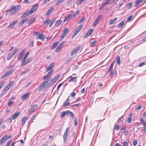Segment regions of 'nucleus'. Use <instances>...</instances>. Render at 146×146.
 <instances>
[{"mask_svg":"<svg viewBox=\"0 0 146 146\" xmlns=\"http://www.w3.org/2000/svg\"><path fill=\"white\" fill-rule=\"evenodd\" d=\"M69 128L67 127L65 131L64 135H67L68 131Z\"/></svg>","mask_w":146,"mask_h":146,"instance_id":"864d4df0","label":"nucleus"},{"mask_svg":"<svg viewBox=\"0 0 146 146\" xmlns=\"http://www.w3.org/2000/svg\"><path fill=\"white\" fill-rule=\"evenodd\" d=\"M65 115V112L63 111V112H62L61 113L60 115L61 118H63Z\"/></svg>","mask_w":146,"mask_h":146,"instance_id":"bf43d9fd","label":"nucleus"},{"mask_svg":"<svg viewBox=\"0 0 146 146\" xmlns=\"http://www.w3.org/2000/svg\"><path fill=\"white\" fill-rule=\"evenodd\" d=\"M77 77H70V79L69 80V82H76V79Z\"/></svg>","mask_w":146,"mask_h":146,"instance_id":"4be33fe9","label":"nucleus"},{"mask_svg":"<svg viewBox=\"0 0 146 146\" xmlns=\"http://www.w3.org/2000/svg\"><path fill=\"white\" fill-rule=\"evenodd\" d=\"M79 11H77L73 15V17H76L78 15H79Z\"/></svg>","mask_w":146,"mask_h":146,"instance_id":"a19ab883","label":"nucleus"},{"mask_svg":"<svg viewBox=\"0 0 146 146\" xmlns=\"http://www.w3.org/2000/svg\"><path fill=\"white\" fill-rule=\"evenodd\" d=\"M140 121H141L142 124L144 126H146V123L143 120V119L141 118L140 119Z\"/></svg>","mask_w":146,"mask_h":146,"instance_id":"f704fd0d","label":"nucleus"},{"mask_svg":"<svg viewBox=\"0 0 146 146\" xmlns=\"http://www.w3.org/2000/svg\"><path fill=\"white\" fill-rule=\"evenodd\" d=\"M70 103L68 101L66 100L64 103L63 106H68L69 105Z\"/></svg>","mask_w":146,"mask_h":146,"instance_id":"7c9ffc66","label":"nucleus"},{"mask_svg":"<svg viewBox=\"0 0 146 146\" xmlns=\"http://www.w3.org/2000/svg\"><path fill=\"white\" fill-rule=\"evenodd\" d=\"M13 103V102H12L11 101V100H10L9 101V102L8 103V106H11L12 104Z\"/></svg>","mask_w":146,"mask_h":146,"instance_id":"49530a36","label":"nucleus"},{"mask_svg":"<svg viewBox=\"0 0 146 146\" xmlns=\"http://www.w3.org/2000/svg\"><path fill=\"white\" fill-rule=\"evenodd\" d=\"M93 31V30L92 29H89L84 36V38H87L91 34Z\"/></svg>","mask_w":146,"mask_h":146,"instance_id":"9d476101","label":"nucleus"},{"mask_svg":"<svg viewBox=\"0 0 146 146\" xmlns=\"http://www.w3.org/2000/svg\"><path fill=\"white\" fill-rule=\"evenodd\" d=\"M82 2L81 0H78V1H77L76 2V4L78 5H79L80 4H81Z\"/></svg>","mask_w":146,"mask_h":146,"instance_id":"69168bd1","label":"nucleus"},{"mask_svg":"<svg viewBox=\"0 0 146 146\" xmlns=\"http://www.w3.org/2000/svg\"><path fill=\"white\" fill-rule=\"evenodd\" d=\"M12 140L9 141L7 143L5 146H10L11 143L12 142Z\"/></svg>","mask_w":146,"mask_h":146,"instance_id":"5fc2aeb1","label":"nucleus"},{"mask_svg":"<svg viewBox=\"0 0 146 146\" xmlns=\"http://www.w3.org/2000/svg\"><path fill=\"white\" fill-rule=\"evenodd\" d=\"M20 112L19 111H18L16 113H14L12 117H10L9 119L11 120V119H12L13 120L15 119L17 117H18L20 115Z\"/></svg>","mask_w":146,"mask_h":146,"instance_id":"f8f14e48","label":"nucleus"},{"mask_svg":"<svg viewBox=\"0 0 146 146\" xmlns=\"http://www.w3.org/2000/svg\"><path fill=\"white\" fill-rule=\"evenodd\" d=\"M64 0H59L58 1H57L56 5H58L60 3L63 2L64 1Z\"/></svg>","mask_w":146,"mask_h":146,"instance_id":"c03bdc74","label":"nucleus"},{"mask_svg":"<svg viewBox=\"0 0 146 146\" xmlns=\"http://www.w3.org/2000/svg\"><path fill=\"white\" fill-rule=\"evenodd\" d=\"M63 138L64 142L66 141L67 140V135H64Z\"/></svg>","mask_w":146,"mask_h":146,"instance_id":"de8ad7c7","label":"nucleus"},{"mask_svg":"<svg viewBox=\"0 0 146 146\" xmlns=\"http://www.w3.org/2000/svg\"><path fill=\"white\" fill-rule=\"evenodd\" d=\"M110 3V0H106L105 2L103 3L101 5L99 9L100 10L104 8L106 6L109 5Z\"/></svg>","mask_w":146,"mask_h":146,"instance_id":"423d86ee","label":"nucleus"},{"mask_svg":"<svg viewBox=\"0 0 146 146\" xmlns=\"http://www.w3.org/2000/svg\"><path fill=\"white\" fill-rule=\"evenodd\" d=\"M28 94H29V92H28L27 93L25 94V95L22 96L21 98L22 100H26Z\"/></svg>","mask_w":146,"mask_h":146,"instance_id":"b1692460","label":"nucleus"},{"mask_svg":"<svg viewBox=\"0 0 146 146\" xmlns=\"http://www.w3.org/2000/svg\"><path fill=\"white\" fill-rule=\"evenodd\" d=\"M110 74L111 77L112 78L114 76V73L113 71L112 70L111 71Z\"/></svg>","mask_w":146,"mask_h":146,"instance_id":"052dcab7","label":"nucleus"},{"mask_svg":"<svg viewBox=\"0 0 146 146\" xmlns=\"http://www.w3.org/2000/svg\"><path fill=\"white\" fill-rule=\"evenodd\" d=\"M102 17V15H100L96 19L95 21L93 26H96L97 25H98Z\"/></svg>","mask_w":146,"mask_h":146,"instance_id":"20e7f679","label":"nucleus"},{"mask_svg":"<svg viewBox=\"0 0 146 146\" xmlns=\"http://www.w3.org/2000/svg\"><path fill=\"white\" fill-rule=\"evenodd\" d=\"M29 69L27 70L23 71L20 74V76H22L23 75L26 73L27 72H28L29 71Z\"/></svg>","mask_w":146,"mask_h":146,"instance_id":"79ce46f5","label":"nucleus"},{"mask_svg":"<svg viewBox=\"0 0 146 146\" xmlns=\"http://www.w3.org/2000/svg\"><path fill=\"white\" fill-rule=\"evenodd\" d=\"M81 48V46H78L74 48L72 51L71 55L73 56L77 52L79 51Z\"/></svg>","mask_w":146,"mask_h":146,"instance_id":"0eeeda50","label":"nucleus"},{"mask_svg":"<svg viewBox=\"0 0 146 146\" xmlns=\"http://www.w3.org/2000/svg\"><path fill=\"white\" fill-rule=\"evenodd\" d=\"M59 78V75H58L56 76L52 80L50 84L52 85H53L54 83H55L57 81L58 79Z\"/></svg>","mask_w":146,"mask_h":146,"instance_id":"9b49d317","label":"nucleus"},{"mask_svg":"<svg viewBox=\"0 0 146 146\" xmlns=\"http://www.w3.org/2000/svg\"><path fill=\"white\" fill-rule=\"evenodd\" d=\"M27 60L28 63H29L32 61V57H29L27 59Z\"/></svg>","mask_w":146,"mask_h":146,"instance_id":"09e8293b","label":"nucleus"},{"mask_svg":"<svg viewBox=\"0 0 146 146\" xmlns=\"http://www.w3.org/2000/svg\"><path fill=\"white\" fill-rule=\"evenodd\" d=\"M73 17V16L71 14H68L65 17L64 21H67L69 19H71Z\"/></svg>","mask_w":146,"mask_h":146,"instance_id":"4468645a","label":"nucleus"},{"mask_svg":"<svg viewBox=\"0 0 146 146\" xmlns=\"http://www.w3.org/2000/svg\"><path fill=\"white\" fill-rule=\"evenodd\" d=\"M97 43V42L96 41H92L91 43V46H95L96 45V44Z\"/></svg>","mask_w":146,"mask_h":146,"instance_id":"58836bf2","label":"nucleus"},{"mask_svg":"<svg viewBox=\"0 0 146 146\" xmlns=\"http://www.w3.org/2000/svg\"><path fill=\"white\" fill-rule=\"evenodd\" d=\"M18 50V49L15 48L14 49V50L13 51V53L12 54V55L13 56L15 54L17 53Z\"/></svg>","mask_w":146,"mask_h":146,"instance_id":"603ef678","label":"nucleus"},{"mask_svg":"<svg viewBox=\"0 0 146 146\" xmlns=\"http://www.w3.org/2000/svg\"><path fill=\"white\" fill-rule=\"evenodd\" d=\"M13 55H12V54H9L7 57V60H9L12 58V57L13 56Z\"/></svg>","mask_w":146,"mask_h":146,"instance_id":"4c0bfd02","label":"nucleus"},{"mask_svg":"<svg viewBox=\"0 0 146 146\" xmlns=\"http://www.w3.org/2000/svg\"><path fill=\"white\" fill-rule=\"evenodd\" d=\"M79 105V104H74L73 105H71V107L72 108H73L74 107H78Z\"/></svg>","mask_w":146,"mask_h":146,"instance_id":"680f3d73","label":"nucleus"},{"mask_svg":"<svg viewBox=\"0 0 146 146\" xmlns=\"http://www.w3.org/2000/svg\"><path fill=\"white\" fill-rule=\"evenodd\" d=\"M38 7V5L36 4H35L32 6L30 10L29 11L31 14H32L33 12H35L36 11Z\"/></svg>","mask_w":146,"mask_h":146,"instance_id":"1a4fd4ad","label":"nucleus"},{"mask_svg":"<svg viewBox=\"0 0 146 146\" xmlns=\"http://www.w3.org/2000/svg\"><path fill=\"white\" fill-rule=\"evenodd\" d=\"M133 16L132 15H130L129 16L127 19V21H130L132 18Z\"/></svg>","mask_w":146,"mask_h":146,"instance_id":"8fccbe9b","label":"nucleus"},{"mask_svg":"<svg viewBox=\"0 0 146 146\" xmlns=\"http://www.w3.org/2000/svg\"><path fill=\"white\" fill-rule=\"evenodd\" d=\"M58 42H56L53 43L51 47V49H53L55 48L57 45L58 44Z\"/></svg>","mask_w":146,"mask_h":146,"instance_id":"bb28decb","label":"nucleus"},{"mask_svg":"<svg viewBox=\"0 0 146 146\" xmlns=\"http://www.w3.org/2000/svg\"><path fill=\"white\" fill-rule=\"evenodd\" d=\"M131 117H129L127 120V122L128 123H130L131 122Z\"/></svg>","mask_w":146,"mask_h":146,"instance_id":"4d7b16f0","label":"nucleus"},{"mask_svg":"<svg viewBox=\"0 0 146 146\" xmlns=\"http://www.w3.org/2000/svg\"><path fill=\"white\" fill-rule=\"evenodd\" d=\"M21 62L22 63L21 65V66L25 65H27V64H28V62L27 61V60H21Z\"/></svg>","mask_w":146,"mask_h":146,"instance_id":"5701e85b","label":"nucleus"},{"mask_svg":"<svg viewBox=\"0 0 146 146\" xmlns=\"http://www.w3.org/2000/svg\"><path fill=\"white\" fill-rule=\"evenodd\" d=\"M12 73V72L11 71H9L7 72L6 73L3 75L1 77V78H5L6 76H8L9 75L11 74Z\"/></svg>","mask_w":146,"mask_h":146,"instance_id":"dca6fc26","label":"nucleus"},{"mask_svg":"<svg viewBox=\"0 0 146 146\" xmlns=\"http://www.w3.org/2000/svg\"><path fill=\"white\" fill-rule=\"evenodd\" d=\"M16 7L14 6L10 9L7 10L6 11L7 12H9V14L10 15H12L16 11Z\"/></svg>","mask_w":146,"mask_h":146,"instance_id":"39448f33","label":"nucleus"},{"mask_svg":"<svg viewBox=\"0 0 146 146\" xmlns=\"http://www.w3.org/2000/svg\"><path fill=\"white\" fill-rule=\"evenodd\" d=\"M51 80V79L50 78H48L43 83L40 85L39 88L38 89L39 91L41 90L43 88H45L46 86L48 84V86H49L50 83L47 84V83Z\"/></svg>","mask_w":146,"mask_h":146,"instance_id":"f257e3e1","label":"nucleus"},{"mask_svg":"<svg viewBox=\"0 0 146 146\" xmlns=\"http://www.w3.org/2000/svg\"><path fill=\"white\" fill-rule=\"evenodd\" d=\"M17 21H13L11 24H10L7 27V28H10L11 29H13L14 26L17 24Z\"/></svg>","mask_w":146,"mask_h":146,"instance_id":"ddd939ff","label":"nucleus"},{"mask_svg":"<svg viewBox=\"0 0 146 146\" xmlns=\"http://www.w3.org/2000/svg\"><path fill=\"white\" fill-rule=\"evenodd\" d=\"M65 43V41H63L61 42L59 45L62 48L64 46Z\"/></svg>","mask_w":146,"mask_h":146,"instance_id":"e433bc0d","label":"nucleus"},{"mask_svg":"<svg viewBox=\"0 0 146 146\" xmlns=\"http://www.w3.org/2000/svg\"><path fill=\"white\" fill-rule=\"evenodd\" d=\"M62 48L60 47L59 45L56 48L55 50L56 52H58L59 51H60Z\"/></svg>","mask_w":146,"mask_h":146,"instance_id":"c9c22d12","label":"nucleus"},{"mask_svg":"<svg viewBox=\"0 0 146 146\" xmlns=\"http://www.w3.org/2000/svg\"><path fill=\"white\" fill-rule=\"evenodd\" d=\"M25 52V50L24 49H23L21 52L19 56L18 59L19 60H20L23 57V54Z\"/></svg>","mask_w":146,"mask_h":146,"instance_id":"412c9836","label":"nucleus"},{"mask_svg":"<svg viewBox=\"0 0 146 146\" xmlns=\"http://www.w3.org/2000/svg\"><path fill=\"white\" fill-rule=\"evenodd\" d=\"M62 21L61 20H59L57 21L55 23V25L56 27H58L62 23Z\"/></svg>","mask_w":146,"mask_h":146,"instance_id":"a878e982","label":"nucleus"},{"mask_svg":"<svg viewBox=\"0 0 146 146\" xmlns=\"http://www.w3.org/2000/svg\"><path fill=\"white\" fill-rule=\"evenodd\" d=\"M31 14L29 11H28L23 14L21 17V18L25 17Z\"/></svg>","mask_w":146,"mask_h":146,"instance_id":"a211bd4d","label":"nucleus"},{"mask_svg":"<svg viewBox=\"0 0 146 146\" xmlns=\"http://www.w3.org/2000/svg\"><path fill=\"white\" fill-rule=\"evenodd\" d=\"M132 6V3H129L126 5V7L128 9H130L131 8Z\"/></svg>","mask_w":146,"mask_h":146,"instance_id":"37998d69","label":"nucleus"},{"mask_svg":"<svg viewBox=\"0 0 146 146\" xmlns=\"http://www.w3.org/2000/svg\"><path fill=\"white\" fill-rule=\"evenodd\" d=\"M68 31V29L67 28H66L64 29L62 31V35L60 36V40H62L66 36L67 33Z\"/></svg>","mask_w":146,"mask_h":146,"instance_id":"7ed1b4c3","label":"nucleus"},{"mask_svg":"<svg viewBox=\"0 0 146 146\" xmlns=\"http://www.w3.org/2000/svg\"><path fill=\"white\" fill-rule=\"evenodd\" d=\"M27 18H25V19L23 20L22 21L20 22L19 24V25L21 26L26 21H27Z\"/></svg>","mask_w":146,"mask_h":146,"instance_id":"393cba45","label":"nucleus"},{"mask_svg":"<svg viewBox=\"0 0 146 146\" xmlns=\"http://www.w3.org/2000/svg\"><path fill=\"white\" fill-rule=\"evenodd\" d=\"M53 70H52L50 71L46 75L44 76L43 79V80H44L46 79H47L48 78L49 76L52 74V72H53Z\"/></svg>","mask_w":146,"mask_h":146,"instance_id":"2eb2a0df","label":"nucleus"},{"mask_svg":"<svg viewBox=\"0 0 146 146\" xmlns=\"http://www.w3.org/2000/svg\"><path fill=\"white\" fill-rule=\"evenodd\" d=\"M50 0H44L42 2V3L43 5L46 3L47 2L49 1Z\"/></svg>","mask_w":146,"mask_h":146,"instance_id":"338daca9","label":"nucleus"},{"mask_svg":"<svg viewBox=\"0 0 146 146\" xmlns=\"http://www.w3.org/2000/svg\"><path fill=\"white\" fill-rule=\"evenodd\" d=\"M143 1V0H137L136 1L135 3L136 5H137L140 3L142 2Z\"/></svg>","mask_w":146,"mask_h":146,"instance_id":"a18cd8bd","label":"nucleus"},{"mask_svg":"<svg viewBox=\"0 0 146 146\" xmlns=\"http://www.w3.org/2000/svg\"><path fill=\"white\" fill-rule=\"evenodd\" d=\"M145 64H146V63L145 62H142L139 64V66L142 67L143 66V65H145Z\"/></svg>","mask_w":146,"mask_h":146,"instance_id":"e2e57ef3","label":"nucleus"},{"mask_svg":"<svg viewBox=\"0 0 146 146\" xmlns=\"http://www.w3.org/2000/svg\"><path fill=\"white\" fill-rule=\"evenodd\" d=\"M69 114L70 115V116L72 117H74V114L71 111H70Z\"/></svg>","mask_w":146,"mask_h":146,"instance_id":"774afa93","label":"nucleus"},{"mask_svg":"<svg viewBox=\"0 0 146 146\" xmlns=\"http://www.w3.org/2000/svg\"><path fill=\"white\" fill-rule=\"evenodd\" d=\"M78 33L76 32V31L74 32V33L73 34V35H72V38H74L78 34Z\"/></svg>","mask_w":146,"mask_h":146,"instance_id":"13d9d810","label":"nucleus"},{"mask_svg":"<svg viewBox=\"0 0 146 146\" xmlns=\"http://www.w3.org/2000/svg\"><path fill=\"white\" fill-rule=\"evenodd\" d=\"M54 9V8H51L47 12L46 15H49L51 13Z\"/></svg>","mask_w":146,"mask_h":146,"instance_id":"cd10ccee","label":"nucleus"},{"mask_svg":"<svg viewBox=\"0 0 146 146\" xmlns=\"http://www.w3.org/2000/svg\"><path fill=\"white\" fill-rule=\"evenodd\" d=\"M117 18H115L110 21V24L114 23L117 20Z\"/></svg>","mask_w":146,"mask_h":146,"instance_id":"c85d7f7f","label":"nucleus"},{"mask_svg":"<svg viewBox=\"0 0 146 146\" xmlns=\"http://www.w3.org/2000/svg\"><path fill=\"white\" fill-rule=\"evenodd\" d=\"M45 39V36L43 35L39 34V35L36 37V39H42V40Z\"/></svg>","mask_w":146,"mask_h":146,"instance_id":"6ab92c4d","label":"nucleus"},{"mask_svg":"<svg viewBox=\"0 0 146 146\" xmlns=\"http://www.w3.org/2000/svg\"><path fill=\"white\" fill-rule=\"evenodd\" d=\"M12 73V72L11 71H9L7 72L6 73L3 75L1 77V78H5L6 76H8L9 75L11 74Z\"/></svg>","mask_w":146,"mask_h":146,"instance_id":"f3484780","label":"nucleus"},{"mask_svg":"<svg viewBox=\"0 0 146 146\" xmlns=\"http://www.w3.org/2000/svg\"><path fill=\"white\" fill-rule=\"evenodd\" d=\"M78 121L77 120V119H75L74 120V125L76 126L78 125Z\"/></svg>","mask_w":146,"mask_h":146,"instance_id":"0e129e2a","label":"nucleus"},{"mask_svg":"<svg viewBox=\"0 0 146 146\" xmlns=\"http://www.w3.org/2000/svg\"><path fill=\"white\" fill-rule=\"evenodd\" d=\"M38 105L37 104H35L33 105L28 111L29 113H31L32 112L35 111L37 108Z\"/></svg>","mask_w":146,"mask_h":146,"instance_id":"6e6552de","label":"nucleus"},{"mask_svg":"<svg viewBox=\"0 0 146 146\" xmlns=\"http://www.w3.org/2000/svg\"><path fill=\"white\" fill-rule=\"evenodd\" d=\"M12 135L8 136L7 135H4L0 140V145H1L3 143L5 142L7 140L9 139Z\"/></svg>","mask_w":146,"mask_h":146,"instance_id":"f03ea898","label":"nucleus"},{"mask_svg":"<svg viewBox=\"0 0 146 146\" xmlns=\"http://www.w3.org/2000/svg\"><path fill=\"white\" fill-rule=\"evenodd\" d=\"M125 22L124 21H122L121 23L118 25V28H121L124 25Z\"/></svg>","mask_w":146,"mask_h":146,"instance_id":"2f4dec72","label":"nucleus"},{"mask_svg":"<svg viewBox=\"0 0 146 146\" xmlns=\"http://www.w3.org/2000/svg\"><path fill=\"white\" fill-rule=\"evenodd\" d=\"M116 61L118 64H120V56H118L117 57Z\"/></svg>","mask_w":146,"mask_h":146,"instance_id":"c756f323","label":"nucleus"},{"mask_svg":"<svg viewBox=\"0 0 146 146\" xmlns=\"http://www.w3.org/2000/svg\"><path fill=\"white\" fill-rule=\"evenodd\" d=\"M54 22L55 20H52L50 23L49 27H51L52 24L54 23Z\"/></svg>","mask_w":146,"mask_h":146,"instance_id":"3c124183","label":"nucleus"},{"mask_svg":"<svg viewBox=\"0 0 146 146\" xmlns=\"http://www.w3.org/2000/svg\"><path fill=\"white\" fill-rule=\"evenodd\" d=\"M27 119V117L26 116L24 117L22 119L23 124H24L26 122V120Z\"/></svg>","mask_w":146,"mask_h":146,"instance_id":"ea45409f","label":"nucleus"},{"mask_svg":"<svg viewBox=\"0 0 146 146\" xmlns=\"http://www.w3.org/2000/svg\"><path fill=\"white\" fill-rule=\"evenodd\" d=\"M85 19V17H83L80 20V21H79V23L80 24L81 23H82L84 21V20Z\"/></svg>","mask_w":146,"mask_h":146,"instance_id":"6e6d98bb","label":"nucleus"},{"mask_svg":"<svg viewBox=\"0 0 146 146\" xmlns=\"http://www.w3.org/2000/svg\"><path fill=\"white\" fill-rule=\"evenodd\" d=\"M50 21V20L49 19H46V21L44 22V25H46V26L48 25Z\"/></svg>","mask_w":146,"mask_h":146,"instance_id":"473e14b6","label":"nucleus"},{"mask_svg":"<svg viewBox=\"0 0 146 146\" xmlns=\"http://www.w3.org/2000/svg\"><path fill=\"white\" fill-rule=\"evenodd\" d=\"M83 27V25H80L77 29L76 30V31L78 33L80 31V30L82 29V27Z\"/></svg>","mask_w":146,"mask_h":146,"instance_id":"72a5a7b5","label":"nucleus"},{"mask_svg":"<svg viewBox=\"0 0 146 146\" xmlns=\"http://www.w3.org/2000/svg\"><path fill=\"white\" fill-rule=\"evenodd\" d=\"M54 63H52L48 67H47L46 68V71H48L51 70L54 66Z\"/></svg>","mask_w":146,"mask_h":146,"instance_id":"aec40b11","label":"nucleus"}]
</instances>
